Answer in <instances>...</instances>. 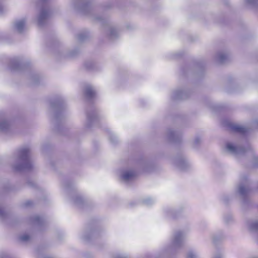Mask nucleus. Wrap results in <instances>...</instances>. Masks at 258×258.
<instances>
[{
    "mask_svg": "<svg viewBox=\"0 0 258 258\" xmlns=\"http://www.w3.org/2000/svg\"><path fill=\"white\" fill-rule=\"evenodd\" d=\"M73 9L83 15L92 16L97 21H100L102 24L107 25V35L111 40H114L119 35V31L118 28L114 26L110 25L103 17H96L92 15L93 7L89 1L75 0L72 4Z\"/></svg>",
    "mask_w": 258,
    "mask_h": 258,
    "instance_id": "1",
    "label": "nucleus"
},
{
    "mask_svg": "<svg viewBox=\"0 0 258 258\" xmlns=\"http://www.w3.org/2000/svg\"><path fill=\"white\" fill-rule=\"evenodd\" d=\"M30 152V149L27 147L22 148L18 151L17 158L12 165L15 171L29 170L32 168Z\"/></svg>",
    "mask_w": 258,
    "mask_h": 258,
    "instance_id": "2",
    "label": "nucleus"
},
{
    "mask_svg": "<svg viewBox=\"0 0 258 258\" xmlns=\"http://www.w3.org/2000/svg\"><path fill=\"white\" fill-rule=\"evenodd\" d=\"M64 102L61 98H57L50 102L51 109L54 111L52 122L55 126V130L58 132L60 131V125L64 119Z\"/></svg>",
    "mask_w": 258,
    "mask_h": 258,
    "instance_id": "3",
    "label": "nucleus"
},
{
    "mask_svg": "<svg viewBox=\"0 0 258 258\" xmlns=\"http://www.w3.org/2000/svg\"><path fill=\"white\" fill-rule=\"evenodd\" d=\"M186 233L183 231H176L173 235L171 244L169 246L167 251L173 252L180 248L183 245L184 238Z\"/></svg>",
    "mask_w": 258,
    "mask_h": 258,
    "instance_id": "4",
    "label": "nucleus"
},
{
    "mask_svg": "<svg viewBox=\"0 0 258 258\" xmlns=\"http://www.w3.org/2000/svg\"><path fill=\"white\" fill-rule=\"evenodd\" d=\"M47 1L42 0L43 5L37 17V23L40 26H43L53 13L52 9L44 4Z\"/></svg>",
    "mask_w": 258,
    "mask_h": 258,
    "instance_id": "5",
    "label": "nucleus"
},
{
    "mask_svg": "<svg viewBox=\"0 0 258 258\" xmlns=\"http://www.w3.org/2000/svg\"><path fill=\"white\" fill-rule=\"evenodd\" d=\"M87 119L85 123L86 127H90L94 124L99 119L98 113L94 108H91L87 111Z\"/></svg>",
    "mask_w": 258,
    "mask_h": 258,
    "instance_id": "6",
    "label": "nucleus"
},
{
    "mask_svg": "<svg viewBox=\"0 0 258 258\" xmlns=\"http://www.w3.org/2000/svg\"><path fill=\"white\" fill-rule=\"evenodd\" d=\"M241 182L238 187V191L240 196L244 199L248 194L249 189L248 188V181L246 177H241Z\"/></svg>",
    "mask_w": 258,
    "mask_h": 258,
    "instance_id": "7",
    "label": "nucleus"
},
{
    "mask_svg": "<svg viewBox=\"0 0 258 258\" xmlns=\"http://www.w3.org/2000/svg\"><path fill=\"white\" fill-rule=\"evenodd\" d=\"M226 150L230 154L235 156L243 154L246 150L240 147L235 146L233 143L228 142L226 145Z\"/></svg>",
    "mask_w": 258,
    "mask_h": 258,
    "instance_id": "8",
    "label": "nucleus"
},
{
    "mask_svg": "<svg viewBox=\"0 0 258 258\" xmlns=\"http://www.w3.org/2000/svg\"><path fill=\"white\" fill-rule=\"evenodd\" d=\"M246 225L247 229L250 232L255 234V238L258 243V220H248L246 221Z\"/></svg>",
    "mask_w": 258,
    "mask_h": 258,
    "instance_id": "9",
    "label": "nucleus"
},
{
    "mask_svg": "<svg viewBox=\"0 0 258 258\" xmlns=\"http://www.w3.org/2000/svg\"><path fill=\"white\" fill-rule=\"evenodd\" d=\"M173 164L181 170H186L189 167V164L184 157H178L174 159Z\"/></svg>",
    "mask_w": 258,
    "mask_h": 258,
    "instance_id": "10",
    "label": "nucleus"
},
{
    "mask_svg": "<svg viewBox=\"0 0 258 258\" xmlns=\"http://www.w3.org/2000/svg\"><path fill=\"white\" fill-rule=\"evenodd\" d=\"M167 138L169 141L177 143L179 142L181 139V134L178 131L169 129L167 133Z\"/></svg>",
    "mask_w": 258,
    "mask_h": 258,
    "instance_id": "11",
    "label": "nucleus"
},
{
    "mask_svg": "<svg viewBox=\"0 0 258 258\" xmlns=\"http://www.w3.org/2000/svg\"><path fill=\"white\" fill-rule=\"evenodd\" d=\"M188 92L186 90H176L171 94V98L174 100L184 99L188 97Z\"/></svg>",
    "mask_w": 258,
    "mask_h": 258,
    "instance_id": "12",
    "label": "nucleus"
},
{
    "mask_svg": "<svg viewBox=\"0 0 258 258\" xmlns=\"http://www.w3.org/2000/svg\"><path fill=\"white\" fill-rule=\"evenodd\" d=\"M120 176L123 181L127 182L134 179L137 176V172L134 170H124Z\"/></svg>",
    "mask_w": 258,
    "mask_h": 258,
    "instance_id": "13",
    "label": "nucleus"
},
{
    "mask_svg": "<svg viewBox=\"0 0 258 258\" xmlns=\"http://www.w3.org/2000/svg\"><path fill=\"white\" fill-rule=\"evenodd\" d=\"M26 23V20L25 18L16 21L14 25L15 30L20 33H22L25 29Z\"/></svg>",
    "mask_w": 258,
    "mask_h": 258,
    "instance_id": "14",
    "label": "nucleus"
},
{
    "mask_svg": "<svg viewBox=\"0 0 258 258\" xmlns=\"http://www.w3.org/2000/svg\"><path fill=\"white\" fill-rule=\"evenodd\" d=\"M227 126L232 132L234 133L244 134L247 132V130L245 127H243L237 124L228 123L227 124Z\"/></svg>",
    "mask_w": 258,
    "mask_h": 258,
    "instance_id": "15",
    "label": "nucleus"
},
{
    "mask_svg": "<svg viewBox=\"0 0 258 258\" xmlns=\"http://www.w3.org/2000/svg\"><path fill=\"white\" fill-rule=\"evenodd\" d=\"M11 128V124L7 119L4 118L0 119V132L8 133Z\"/></svg>",
    "mask_w": 258,
    "mask_h": 258,
    "instance_id": "16",
    "label": "nucleus"
},
{
    "mask_svg": "<svg viewBox=\"0 0 258 258\" xmlns=\"http://www.w3.org/2000/svg\"><path fill=\"white\" fill-rule=\"evenodd\" d=\"M21 64L18 58H13L10 60L9 69L11 71H17L21 69Z\"/></svg>",
    "mask_w": 258,
    "mask_h": 258,
    "instance_id": "17",
    "label": "nucleus"
},
{
    "mask_svg": "<svg viewBox=\"0 0 258 258\" xmlns=\"http://www.w3.org/2000/svg\"><path fill=\"white\" fill-rule=\"evenodd\" d=\"M86 97L89 99H92L95 96L96 92L94 89L90 85L87 86L84 90Z\"/></svg>",
    "mask_w": 258,
    "mask_h": 258,
    "instance_id": "18",
    "label": "nucleus"
},
{
    "mask_svg": "<svg viewBox=\"0 0 258 258\" xmlns=\"http://www.w3.org/2000/svg\"><path fill=\"white\" fill-rule=\"evenodd\" d=\"M164 213L165 216L170 219H175L177 217L176 212L172 208L167 207L164 209Z\"/></svg>",
    "mask_w": 258,
    "mask_h": 258,
    "instance_id": "19",
    "label": "nucleus"
},
{
    "mask_svg": "<svg viewBox=\"0 0 258 258\" xmlns=\"http://www.w3.org/2000/svg\"><path fill=\"white\" fill-rule=\"evenodd\" d=\"M228 58V55L224 52H218L216 56V60L220 63H225Z\"/></svg>",
    "mask_w": 258,
    "mask_h": 258,
    "instance_id": "20",
    "label": "nucleus"
},
{
    "mask_svg": "<svg viewBox=\"0 0 258 258\" xmlns=\"http://www.w3.org/2000/svg\"><path fill=\"white\" fill-rule=\"evenodd\" d=\"M246 6L258 12V0H245Z\"/></svg>",
    "mask_w": 258,
    "mask_h": 258,
    "instance_id": "21",
    "label": "nucleus"
},
{
    "mask_svg": "<svg viewBox=\"0 0 258 258\" xmlns=\"http://www.w3.org/2000/svg\"><path fill=\"white\" fill-rule=\"evenodd\" d=\"M43 221V218L38 215H35L30 218L31 223L35 225H41Z\"/></svg>",
    "mask_w": 258,
    "mask_h": 258,
    "instance_id": "22",
    "label": "nucleus"
},
{
    "mask_svg": "<svg viewBox=\"0 0 258 258\" xmlns=\"http://www.w3.org/2000/svg\"><path fill=\"white\" fill-rule=\"evenodd\" d=\"M89 35L87 31L80 32L77 35V40L79 42H83L89 38Z\"/></svg>",
    "mask_w": 258,
    "mask_h": 258,
    "instance_id": "23",
    "label": "nucleus"
},
{
    "mask_svg": "<svg viewBox=\"0 0 258 258\" xmlns=\"http://www.w3.org/2000/svg\"><path fill=\"white\" fill-rule=\"evenodd\" d=\"M225 236L222 232H220L215 234L213 237V242L215 243L220 242L224 239Z\"/></svg>",
    "mask_w": 258,
    "mask_h": 258,
    "instance_id": "24",
    "label": "nucleus"
},
{
    "mask_svg": "<svg viewBox=\"0 0 258 258\" xmlns=\"http://www.w3.org/2000/svg\"><path fill=\"white\" fill-rule=\"evenodd\" d=\"M186 258H199V255L196 251L190 250L187 252Z\"/></svg>",
    "mask_w": 258,
    "mask_h": 258,
    "instance_id": "25",
    "label": "nucleus"
},
{
    "mask_svg": "<svg viewBox=\"0 0 258 258\" xmlns=\"http://www.w3.org/2000/svg\"><path fill=\"white\" fill-rule=\"evenodd\" d=\"M73 202L74 203L78 206H80L83 203V200L80 196H76L73 198Z\"/></svg>",
    "mask_w": 258,
    "mask_h": 258,
    "instance_id": "26",
    "label": "nucleus"
},
{
    "mask_svg": "<svg viewBox=\"0 0 258 258\" xmlns=\"http://www.w3.org/2000/svg\"><path fill=\"white\" fill-rule=\"evenodd\" d=\"M154 200L151 198H146L143 201V204L147 206L152 205L154 203Z\"/></svg>",
    "mask_w": 258,
    "mask_h": 258,
    "instance_id": "27",
    "label": "nucleus"
},
{
    "mask_svg": "<svg viewBox=\"0 0 258 258\" xmlns=\"http://www.w3.org/2000/svg\"><path fill=\"white\" fill-rule=\"evenodd\" d=\"M85 67L88 70H93L95 67V63L92 61H88L85 63Z\"/></svg>",
    "mask_w": 258,
    "mask_h": 258,
    "instance_id": "28",
    "label": "nucleus"
},
{
    "mask_svg": "<svg viewBox=\"0 0 258 258\" xmlns=\"http://www.w3.org/2000/svg\"><path fill=\"white\" fill-rule=\"evenodd\" d=\"M31 237L26 234L20 236L19 239L24 242H27L30 240Z\"/></svg>",
    "mask_w": 258,
    "mask_h": 258,
    "instance_id": "29",
    "label": "nucleus"
},
{
    "mask_svg": "<svg viewBox=\"0 0 258 258\" xmlns=\"http://www.w3.org/2000/svg\"><path fill=\"white\" fill-rule=\"evenodd\" d=\"M201 142V139L199 137H196L192 142V146L194 148H197Z\"/></svg>",
    "mask_w": 258,
    "mask_h": 258,
    "instance_id": "30",
    "label": "nucleus"
},
{
    "mask_svg": "<svg viewBox=\"0 0 258 258\" xmlns=\"http://www.w3.org/2000/svg\"><path fill=\"white\" fill-rule=\"evenodd\" d=\"M109 139L110 141L113 144H115L117 142L116 136L112 133H109Z\"/></svg>",
    "mask_w": 258,
    "mask_h": 258,
    "instance_id": "31",
    "label": "nucleus"
},
{
    "mask_svg": "<svg viewBox=\"0 0 258 258\" xmlns=\"http://www.w3.org/2000/svg\"><path fill=\"white\" fill-rule=\"evenodd\" d=\"M143 164L144 170L147 171H149L150 166V164L146 161H144Z\"/></svg>",
    "mask_w": 258,
    "mask_h": 258,
    "instance_id": "32",
    "label": "nucleus"
},
{
    "mask_svg": "<svg viewBox=\"0 0 258 258\" xmlns=\"http://www.w3.org/2000/svg\"><path fill=\"white\" fill-rule=\"evenodd\" d=\"M223 256V254L221 251L216 252L213 257V258H222Z\"/></svg>",
    "mask_w": 258,
    "mask_h": 258,
    "instance_id": "33",
    "label": "nucleus"
},
{
    "mask_svg": "<svg viewBox=\"0 0 258 258\" xmlns=\"http://www.w3.org/2000/svg\"><path fill=\"white\" fill-rule=\"evenodd\" d=\"M232 220V216L231 215H228L224 217V221L226 223H229Z\"/></svg>",
    "mask_w": 258,
    "mask_h": 258,
    "instance_id": "34",
    "label": "nucleus"
},
{
    "mask_svg": "<svg viewBox=\"0 0 258 258\" xmlns=\"http://www.w3.org/2000/svg\"><path fill=\"white\" fill-rule=\"evenodd\" d=\"M32 204H33V203L32 201H27L23 204V206L25 207H30L31 206H32Z\"/></svg>",
    "mask_w": 258,
    "mask_h": 258,
    "instance_id": "35",
    "label": "nucleus"
},
{
    "mask_svg": "<svg viewBox=\"0 0 258 258\" xmlns=\"http://www.w3.org/2000/svg\"><path fill=\"white\" fill-rule=\"evenodd\" d=\"M229 200V198L228 196H224L222 198V201L225 204L227 203L228 201Z\"/></svg>",
    "mask_w": 258,
    "mask_h": 258,
    "instance_id": "36",
    "label": "nucleus"
},
{
    "mask_svg": "<svg viewBox=\"0 0 258 258\" xmlns=\"http://www.w3.org/2000/svg\"><path fill=\"white\" fill-rule=\"evenodd\" d=\"M82 239L85 241H89L90 239V237L88 236H87L86 235H83L82 236Z\"/></svg>",
    "mask_w": 258,
    "mask_h": 258,
    "instance_id": "37",
    "label": "nucleus"
},
{
    "mask_svg": "<svg viewBox=\"0 0 258 258\" xmlns=\"http://www.w3.org/2000/svg\"><path fill=\"white\" fill-rule=\"evenodd\" d=\"M0 258H10L9 255L5 253L0 254Z\"/></svg>",
    "mask_w": 258,
    "mask_h": 258,
    "instance_id": "38",
    "label": "nucleus"
},
{
    "mask_svg": "<svg viewBox=\"0 0 258 258\" xmlns=\"http://www.w3.org/2000/svg\"><path fill=\"white\" fill-rule=\"evenodd\" d=\"M116 258H126V257L121 255H118L116 256Z\"/></svg>",
    "mask_w": 258,
    "mask_h": 258,
    "instance_id": "39",
    "label": "nucleus"
},
{
    "mask_svg": "<svg viewBox=\"0 0 258 258\" xmlns=\"http://www.w3.org/2000/svg\"><path fill=\"white\" fill-rule=\"evenodd\" d=\"M4 8L3 6L0 5V13L3 12Z\"/></svg>",
    "mask_w": 258,
    "mask_h": 258,
    "instance_id": "40",
    "label": "nucleus"
},
{
    "mask_svg": "<svg viewBox=\"0 0 258 258\" xmlns=\"http://www.w3.org/2000/svg\"><path fill=\"white\" fill-rule=\"evenodd\" d=\"M92 234L93 235H94V236H95V235H96V232H93L92 233Z\"/></svg>",
    "mask_w": 258,
    "mask_h": 258,
    "instance_id": "41",
    "label": "nucleus"
},
{
    "mask_svg": "<svg viewBox=\"0 0 258 258\" xmlns=\"http://www.w3.org/2000/svg\"><path fill=\"white\" fill-rule=\"evenodd\" d=\"M254 159L255 160H256V161H258V157H255L254 158Z\"/></svg>",
    "mask_w": 258,
    "mask_h": 258,
    "instance_id": "42",
    "label": "nucleus"
}]
</instances>
